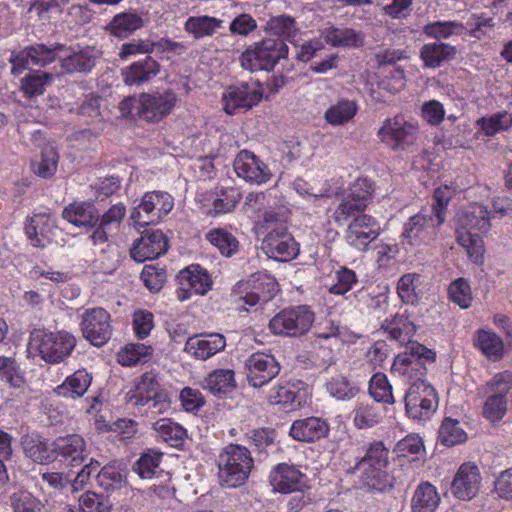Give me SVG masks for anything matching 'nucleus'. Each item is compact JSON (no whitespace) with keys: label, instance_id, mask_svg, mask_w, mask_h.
Instances as JSON below:
<instances>
[{"label":"nucleus","instance_id":"4468645a","mask_svg":"<svg viewBox=\"0 0 512 512\" xmlns=\"http://www.w3.org/2000/svg\"><path fill=\"white\" fill-rule=\"evenodd\" d=\"M130 403L145 406L151 403L150 408L155 412L163 413L170 408L167 395L160 389L157 377L152 373L143 374L135 383L132 390L127 393Z\"/></svg>","mask_w":512,"mask_h":512},{"label":"nucleus","instance_id":"a19ab883","mask_svg":"<svg viewBox=\"0 0 512 512\" xmlns=\"http://www.w3.org/2000/svg\"><path fill=\"white\" fill-rule=\"evenodd\" d=\"M321 37L326 43L334 47H359L364 41V36L361 33L349 28L339 29L335 27H328L321 31Z\"/></svg>","mask_w":512,"mask_h":512},{"label":"nucleus","instance_id":"49530a36","mask_svg":"<svg viewBox=\"0 0 512 512\" xmlns=\"http://www.w3.org/2000/svg\"><path fill=\"white\" fill-rule=\"evenodd\" d=\"M390 336L402 344L410 343L416 332V326L408 317L396 314L393 319L386 320L383 325Z\"/></svg>","mask_w":512,"mask_h":512},{"label":"nucleus","instance_id":"473e14b6","mask_svg":"<svg viewBox=\"0 0 512 512\" xmlns=\"http://www.w3.org/2000/svg\"><path fill=\"white\" fill-rule=\"evenodd\" d=\"M62 216L76 227H92L99 220L96 207L91 202H73L66 206Z\"/></svg>","mask_w":512,"mask_h":512},{"label":"nucleus","instance_id":"0e129e2a","mask_svg":"<svg viewBox=\"0 0 512 512\" xmlns=\"http://www.w3.org/2000/svg\"><path fill=\"white\" fill-rule=\"evenodd\" d=\"M381 418V412L374 404L360 403L354 411V423L359 429L376 425Z\"/></svg>","mask_w":512,"mask_h":512},{"label":"nucleus","instance_id":"680f3d73","mask_svg":"<svg viewBox=\"0 0 512 512\" xmlns=\"http://www.w3.org/2000/svg\"><path fill=\"white\" fill-rule=\"evenodd\" d=\"M507 399L503 394H490L483 405V416L491 423L501 421L507 413Z\"/></svg>","mask_w":512,"mask_h":512},{"label":"nucleus","instance_id":"a18cd8bd","mask_svg":"<svg viewBox=\"0 0 512 512\" xmlns=\"http://www.w3.org/2000/svg\"><path fill=\"white\" fill-rule=\"evenodd\" d=\"M325 389L331 397L341 401L350 400L359 392L358 387L342 374H336L328 378Z\"/></svg>","mask_w":512,"mask_h":512},{"label":"nucleus","instance_id":"9d476101","mask_svg":"<svg viewBox=\"0 0 512 512\" xmlns=\"http://www.w3.org/2000/svg\"><path fill=\"white\" fill-rule=\"evenodd\" d=\"M407 415L416 421H426L438 407V396L433 386L423 379H417L409 386L405 398Z\"/></svg>","mask_w":512,"mask_h":512},{"label":"nucleus","instance_id":"b1692460","mask_svg":"<svg viewBox=\"0 0 512 512\" xmlns=\"http://www.w3.org/2000/svg\"><path fill=\"white\" fill-rule=\"evenodd\" d=\"M226 339L222 334L210 333L189 337L185 343L184 351L198 360H207L223 351Z\"/></svg>","mask_w":512,"mask_h":512},{"label":"nucleus","instance_id":"2f4dec72","mask_svg":"<svg viewBox=\"0 0 512 512\" xmlns=\"http://www.w3.org/2000/svg\"><path fill=\"white\" fill-rule=\"evenodd\" d=\"M473 344L490 361L497 362L504 356V342L492 330L478 329L474 334Z\"/></svg>","mask_w":512,"mask_h":512},{"label":"nucleus","instance_id":"4d7b16f0","mask_svg":"<svg viewBox=\"0 0 512 512\" xmlns=\"http://www.w3.org/2000/svg\"><path fill=\"white\" fill-rule=\"evenodd\" d=\"M357 283L358 277L355 271L347 267H340L335 270L332 276L329 292L334 295L343 296L351 291Z\"/></svg>","mask_w":512,"mask_h":512},{"label":"nucleus","instance_id":"6e6552de","mask_svg":"<svg viewBox=\"0 0 512 512\" xmlns=\"http://www.w3.org/2000/svg\"><path fill=\"white\" fill-rule=\"evenodd\" d=\"M288 47L281 39H264L246 49L240 58L241 66L251 72L271 70L277 62L286 58Z\"/></svg>","mask_w":512,"mask_h":512},{"label":"nucleus","instance_id":"603ef678","mask_svg":"<svg viewBox=\"0 0 512 512\" xmlns=\"http://www.w3.org/2000/svg\"><path fill=\"white\" fill-rule=\"evenodd\" d=\"M480 131L490 137L502 131H507L511 127L510 114L507 111H501L487 117H481L476 121Z\"/></svg>","mask_w":512,"mask_h":512},{"label":"nucleus","instance_id":"412c9836","mask_svg":"<svg viewBox=\"0 0 512 512\" xmlns=\"http://www.w3.org/2000/svg\"><path fill=\"white\" fill-rule=\"evenodd\" d=\"M379 234L380 226L378 222L373 217L363 214L355 217L348 225L345 238L353 248L365 251Z\"/></svg>","mask_w":512,"mask_h":512},{"label":"nucleus","instance_id":"4be33fe9","mask_svg":"<svg viewBox=\"0 0 512 512\" xmlns=\"http://www.w3.org/2000/svg\"><path fill=\"white\" fill-rule=\"evenodd\" d=\"M168 241L160 230H147L135 241L130 250L131 257L137 262L153 260L166 252Z\"/></svg>","mask_w":512,"mask_h":512},{"label":"nucleus","instance_id":"6e6d98bb","mask_svg":"<svg viewBox=\"0 0 512 512\" xmlns=\"http://www.w3.org/2000/svg\"><path fill=\"white\" fill-rule=\"evenodd\" d=\"M253 289L262 298V302L271 300L278 292V284L274 277L266 273H256L247 282V287Z\"/></svg>","mask_w":512,"mask_h":512},{"label":"nucleus","instance_id":"393cba45","mask_svg":"<svg viewBox=\"0 0 512 512\" xmlns=\"http://www.w3.org/2000/svg\"><path fill=\"white\" fill-rule=\"evenodd\" d=\"M328 422L316 416H310L293 421L289 429V435L296 441L314 443L329 434Z\"/></svg>","mask_w":512,"mask_h":512},{"label":"nucleus","instance_id":"5fc2aeb1","mask_svg":"<svg viewBox=\"0 0 512 512\" xmlns=\"http://www.w3.org/2000/svg\"><path fill=\"white\" fill-rule=\"evenodd\" d=\"M206 237L213 246L219 249L223 256L231 257L238 251V240L225 229H213L207 233Z\"/></svg>","mask_w":512,"mask_h":512},{"label":"nucleus","instance_id":"39448f33","mask_svg":"<svg viewBox=\"0 0 512 512\" xmlns=\"http://www.w3.org/2000/svg\"><path fill=\"white\" fill-rule=\"evenodd\" d=\"M254 467L251 452L238 444L227 445L219 454L220 482L230 488L244 485Z\"/></svg>","mask_w":512,"mask_h":512},{"label":"nucleus","instance_id":"8fccbe9b","mask_svg":"<svg viewBox=\"0 0 512 512\" xmlns=\"http://www.w3.org/2000/svg\"><path fill=\"white\" fill-rule=\"evenodd\" d=\"M97 482L106 491H115L125 484L124 471L117 462L105 465L97 474Z\"/></svg>","mask_w":512,"mask_h":512},{"label":"nucleus","instance_id":"423d86ee","mask_svg":"<svg viewBox=\"0 0 512 512\" xmlns=\"http://www.w3.org/2000/svg\"><path fill=\"white\" fill-rule=\"evenodd\" d=\"M389 450L382 442L370 444L365 456L357 464L360 471V482L370 490L383 491L390 487V476L387 473Z\"/></svg>","mask_w":512,"mask_h":512},{"label":"nucleus","instance_id":"c9c22d12","mask_svg":"<svg viewBox=\"0 0 512 512\" xmlns=\"http://www.w3.org/2000/svg\"><path fill=\"white\" fill-rule=\"evenodd\" d=\"M441 501L437 488L430 482H421L411 499L412 512H434Z\"/></svg>","mask_w":512,"mask_h":512},{"label":"nucleus","instance_id":"69168bd1","mask_svg":"<svg viewBox=\"0 0 512 512\" xmlns=\"http://www.w3.org/2000/svg\"><path fill=\"white\" fill-rule=\"evenodd\" d=\"M50 80V74L36 71L28 74L22 79L21 89L27 96L40 95L44 92L45 86L50 82Z\"/></svg>","mask_w":512,"mask_h":512},{"label":"nucleus","instance_id":"f8f14e48","mask_svg":"<svg viewBox=\"0 0 512 512\" xmlns=\"http://www.w3.org/2000/svg\"><path fill=\"white\" fill-rule=\"evenodd\" d=\"M267 401L286 411H294L307 405L310 399L308 385L300 380H280L267 393Z\"/></svg>","mask_w":512,"mask_h":512},{"label":"nucleus","instance_id":"7ed1b4c3","mask_svg":"<svg viewBox=\"0 0 512 512\" xmlns=\"http://www.w3.org/2000/svg\"><path fill=\"white\" fill-rule=\"evenodd\" d=\"M75 346V337L67 331L37 329L30 334L28 352L47 363L58 364L71 355Z\"/></svg>","mask_w":512,"mask_h":512},{"label":"nucleus","instance_id":"13d9d810","mask_svg":"<svg viewBox=\"0 0 512 512\" xmlns=\"http://www.w3.org/2000/svg\"><path fill=\"white\" fill-rule=\"evenodd\" d=\"M464 30V25L456 21H437L423 27V32L428 37L435 39H447L453 35H461Z\"/></svg>","mask_w":512,"mask_h":512},{"label":"nucleus","instance_id":"c03bdc74","mask_svg":"<svg viewBox=\"0 0 512 512\" xmlns=\"http://www.w3.org/2000/svg\"><path fill=\"white\" fill-rule=\"evenodd\" d=\"M223 21L210 16H192L189 17L184 25L185 31L194 38L199 39L206 36H212L222 27Z\"/></svg>","mask_w":512,"mask_h":512},{"label":"nucleus","instance_id":"79ce46f5","mask_svg":"<svg viewBox=\"0 0 512 512\" xmlns=\"http://www.w3.org/2000/svg\"><path fill=\"white\" fill-rule=\"evenodd\" d=\"M265 30L273 35L286 38L291 43H295L300 33L296 21L289 15L272 16L266 22Z\"/></svg>","mask_w":512,"mask_h":512},{"label":"nucleus","instance_id":"72a5a7b5","mask_svg":"<svg viewBox=\"0 0 512 512\" xmlns=\"http://www.w3.org/2000/svg\"><path fill=\"white\" fill-rule=\"evenodd\" d=\"M54 223L46 214H36L27 222L25 233L34 247H44L51 240Z\"/></svg>","mask_w":512,"mask_h":512},{"label":"nucleus","instance_id":"bf43d9fd","mask_svg":"<svg viewBox=\"0 0 512 512\" xmlns=\"http://www.w3.org/2000/svg\"><path fill=\"white\" fill-rule=\"evenodd\" d=\"M448 295L449 299L461 309H468L472 305V290L465 278H458L451 282L448 288Z\"/></svg>","mask_w":512,"mask_h":512},{"label":"nucleus","instance_id":"c756f323","mask_svg":"<svg viewBox=\"0 0 512 512\" xmlns=\"http://www.w3.org/2000/svg\"><path fill=\"white\" fill-rule=\"evenodd\" d=\"M160 72L159 63L150 56L132 63L122 70L123 81L126 85H140L150 81Z\"/></svg>","mask_w":512,"mask_h":512},{"label":"nucleus","instance_id":"de8ad7c7","mask_svg":"<svg viewBox=\"0 0 512 512\" xmlns=\"http://www.w3.org/2000/svg\"><path fill=\"white\" fill-rule=\"evenodd\" d=\"M235 386V373L231 369H217L211 372L203 382V388L213 394L226 393Z\"/></svg>","mask_w":512,"mask_h":512},{"label":"nucleus","instance_id":"ddd939ff","mask_svg":"<svg viewBox=\"0 0 512 512\" xmlns=\"http://www.w3.org/2000/svg\"><path fill=\"white\" fill-rule=\"evenodd\" d=\"M313 322V312L307 306H298L276 314L269 327L277 335L300 336L309 331Z\"/></svg>","mask_w":512,"mask_h":512},{"label":"nucleus","instance_id":"9b49d317","mask_svg":"<svg viewBox=\"0 0 512 512\" xmlns=\"http://www.w3.org/2000/svg\"><path fill=\"white\" fill-rule=\"evenodd\" d=\"M443 218L431 211H421L410 217L404 225L402 233L403 244L420 246L433 241L442 224Z\"/></svg>","mask_w":512,"mask_h":512},{"label":"nucleus","instance_id":"a878e982","mask_svg":"<svg viewBox=\"0 0 512 512\" xmlns=\"http://www.w3.org/2000/svg\"><path fill=\"white\" fill-rule=\"evenodd\" d=\"M31 141L41 149V159L34 164V172L42 178L53 176L58 167L59 154L55 145L46 141L44 134L36 130L31 134Z\"/></svg>","mask_w":512,"mask_h":512},{"label":"nucleus","instance_id":"5701e85b","mask_svg":"<svg viewBox=\"0 0 512 512\" xmlns=\"http://www.w3.org/2000/svg\"><path fill=\"white\" fill-rule=\"evenodd\" d=\"M236 174L247 182L263 184L269 181L272 174L259 157L247 150L240 151L234 160Z\"/></svg>","mask_w":512,"mask_h":512},{"label":"nucleus","instance_id":"ea45409f","mask_svg":"<svg viewBox=\"0 0 512 512\" xmlns=\"http://www.w3.org/2000/svg\"><path fill=\"white\" fill-rule=\"evenodd\" d=\"M358 111L354 100L340 99L332 104L324 114V119L332 126H341L351 121Z\"/></svg>","mask_w":512,"mask_h":512},{"label":"nucleus","instance_id":"1a4fd4ad","mask_svg":"<svg viewBox=\"0 0 512 512\" xmlns=\"http://www.w3.org/2000/svg\"><path fill=\"white\" fill-rule=\"evenodd\" d=\"M174 207L173 197L164 191L146 192L140 203L131 212V220L135 226L144 227L158 224Z\"/></svg>","mask_w":512,"mask_h":512},{"label":"nucleus","instance_id":"09e8293b","mask_svg":"<svg viewBox=\"0 0 512 512\" xmlns=\"http://www.w3.org/2000/svg\"><path fill=\"white\" fill-rule=\"evenodd\" d=\"M152 353L153 348L151 346L142 343H131L118 352L117 359L122 366H134L147 362Z\"/></svg>","mask_w":512,"mask_h":512},{"label":"nucleus","instance_id":"a211bd4d","mask_svg":"<svg viewBox=\"0 0 512 512\" xmlns=\"http://www.w3.org/2000/svg\"><path fill=\"white\" fill-rule=\"evenodd\" d=\"M61 46L48 48L43 44L26 47L20 52H13L9 58L12 64L11 73L18 76L31 66H45L56 59L59 60L58 49Z\"/></svg>","mask_w":512,"mask_h":512},{"label":"nucleus","instance_id":"dca6fc26","mask_svg":"<svg viewBox=\"0 0 512 512\" xmlns=\"http://www.w3.org/2000/svg\"><path fill=\"white\" fill-rule=\"evenodd\" d=\"M177 280L179 283L177 298L180 301H186L194 294L205 295L213 285L210 274L199 264H192L182 269L177 275Z\"/></svg>","mask_w":512,"mask_h":512},{"label":"nucleus","instance_id":"774afa93","mask_svg":"<svg viewBox=\"0 0 512 512\" xmlns=\"http://www.w3.org/2000/svg\"><path fill=\"white\" fill-rule=\"evenodd\" d=\"M79 508L82 512H110L111 503L103 495L86 492L79 498Z\"/></svg>","mask_w":512,"mask_h":512},{"label":"nucleus","instance_id":"338daca9","mask_svg":"<svg viewBox=\"0 0 512 512\" xmlns=\"http://www.w3.org/2000/svg\"><path fill=\"white\" fill-rule=\"evenodd\" d=\"M14 512H41L42 502L28 491L15 492L11 496Z\"/></svg>","mask_w":512,"mask_h":512},{"label":"nucleus","instance_id":"e2e57ef3","mask_svg":"<svg viewBox=\"0 0 512 512\" xmlns=\"http://www.w3.org/2000/svg\"><path fill=\"white\" fill-rule=\"evenodd\" d=\"M162 454L149 451L143 454L135 463V472L143 479H151L159 472V465Z\"/></svg>","mask_w":512,"mask_h":512},{"label":"nucleus","instance_id":"f257e3e1","mask_svg":"<svg viewBox=\"0 0 512 512\" xmlns=\"http://www.w3.org/2000/svg\"><path fill=\"white\" fill-rule=\"evenodd\" d=\"M493 217L486 206L478 203L468 205L458 214L457 242L466 251L469 259L476 264L483 263L485 248L482 235L490 230V221Z\"/></svg>","mask_w":512,"mask_h":512},{"label":"nucleus","instance_id":"6ab92c4d","mask_svg":"<svg viewBox=\"0 0 512 512\" xmlns=\"http://www.w3.org/2000/svg\"><path fill=\"white\" fill-rule=\"evenodd\" d=\"M482 485V476L478 466L473 462L463 463L456 471L452 483V495L462 501L474 499Z\"/></svg>","mask_w":512,"mask_h":512},{"label":"nucleus","instance_id":"bb28decb","mask_svg":"<svg viewBox=\"0 0 512 512\" xmlns=\"http://www.w3.org/2000/svg\"><path fill=\"white\" fill-rule=\"evenodd\" d=\"M270 483L280 493H291L300 490L304 485V474L293 465L285 463L277 465L270 472Z\"/></svg>","mask_w":512,"mask_h":512},{"label":"nucleus","instance_id":"f3484780","mask_svg":"<svg viewBox=\"0 0 512 512\" xmlns=\"http://www.w3.org/2000/svg\"><path fill=\"white\" fill-rule=\"evenodd\" d=\"M83 336L94 346L104 345L111 337L110 314L103 308L86 309L81 316Z\"/></svg>","mask_w":512,"mask_h":512},{"label":"nucleus","instance_id":"4c0bfd02","mask_svg":"<svg viewBox=\"0 0 512 512\" xmlns=\"http://www.w3.org/2000/svg\"><path fill=\"white\" fill-rule=\"evenodd\" d=\"M455 54V47L446 43L425 44L420 50V58L428 68L441 66L444 62L452 60Z\"/></svg>","mask_w":512,"mask_h":512},{"label":"nucleus","instance_id":"37998d69","mask_svg":"<svg viewBox=\"0 0 512 512\" xmlns=\"http://www.w3.org/2000/svg\"><path fill=\"white\" fill-rule=\"evenodd\" d=\"M21 444L27 457L34 462L44 464L53 459L44 439L37 434H27L22 437Z\"/></svg>","mask_w":512,"mask_h":512},{"label":"nucleus","instance_id":"2eb2a0df","mask_svg":"<svg viewBox=\"0 0 512 512\" xmlns=\"http://www.w3.org/2000/svg\"><path fill=\"white\" fill-rule=\"evenodd\" d=\"M263 98V88L257 81L231 85L222 94L223 109L228 115L240 110L247 111L256 106Z\"/></svg>","mask_w":512,"mask_h":512},{"label":"nucleus","instance_id":"cd10ccee","mask_svg":"<svg viewBox=\"0 0 512 512\" xmlns=\"http://www.w3.org/2000/svg\"><path fill=\"white\" fill-rule=\"evenodd\" d=\"M58 53L59 61L67 73L88 72L95 65L93 50L89 47L74 51L61 46Z\"/></svg>","mask_w":512,"mask_h":512},{"label":"nucleus","instance_id":"c85d7f7f","mask_svg":"<svg viewBox=\"0 0 512 512\" xmlns=\"http://www.w3.org/2000/svg\"><path fill=\"white\" fill-rule=\"evenodd\" d=\"M144 26L143 18L134 12H120L104 27L111 36L126 39Z\"/></svg>","mask_w":512,"mask_h":512},{"label":"nucleus","instance_id":"3c124183","mask_svg":"<svg viewBox=\"0 0 512 512\" xmlns=\"http://www.w3.org/2000/svg\"><path fill=\"white\" fill-rule=\"evenodd\" d=\"M438 439L442 445L452 447L464 443L467 440V433L458 420L445 418L440 426Z\"/></svg>","mask_w":512,"mask_h":512},{"label":"nucleus","instance_id":"864d4df0","mask_svg":"<svg viewBox=\"0 0 512 512\" xmlns=\"http://www.w3.org/2000/svg\"><path fill=\"white\" fill-rule=\"evenodd\" d=\"M153 428L165 442L172 446L179 445L187 437L186 429L168 418L157 420Z\"/></svg>","mask_w":512,"mask_h":512},{"label":"nucleus","instance_id":"aec40b11","mask_svg":"<svg viewBox=\"0 0 512 512\" xmlns=\"http://www.w3.org/2000/svg\"><path fill=\"white\" fill-rule=\"evenodd\" d=\"M245 368L247 381L254 388L266 385L280 372V365L276 359L261 352L250 355L245 361Z\"/></svg>","mask_w":512,"mask_h":512},{"label":"nucleus","instance_id":"e433bc0d","mask_svg":"<svg viewBox=\"0 0 512 512\" xmlns=\"http://www.w3.org/2000/svg\"><path fill=\"white\" fill-rule=\"evenodd\" d=\"M392 373L402 377L406 381H417L422 379L426 373V367L423 362L407 352L395 357L392 364Z\"/></svg>","mask_w":512,"mask_h":512},{"label":"nucleus","instance_id":"052dcab7","mask_svg":"<svg viewBox=\"0 0 512 512\" xmlns=\"http://www.w3.org/2000/svg\"><path fill=\"white\" fill-rule=\"evenodd\" d=\"M369 393L377 401L386 404H393L394 397L392 386L383 373H375L369 382Z\"/></svg>","mask_w":512,"mask_h":512},{"label":"nucleus","instance_id":"0eeeda50","mask_svg":"<svg viewBox=\"0 0 512 512\" xmlns=\"http://www.w3.org/2000/svg\"><path fill=\"white\" fill-rule=\"evenodd\" d=\"M419 125L417 121L409 120L398 114L386 118L380 126L377 136L381 143L392 151H405L416 140Z\"/></svg>","mask_w":512,"mask_h":512},{"label":"nucleus","instance_id":"7c9ffc66","mask_svg":"<svg viewBox=\"0 0 512 512\" xmlns=\"http://www.w3.org/2000/svg\"><path fill=\"white\" fill-rule=\"evenodd\" d=\"M54 450L73 464L82 463L88 456V450L84 438L77 434L57 438Z\"/></svg>","mask_w":512,"mask_h":512},{"label":"nucleus","instance_id":"58836bf2","mask_svg":"<svg viewBox=\"0 0 512 512\" xmlns=\"http://www.w3.org/2000/svg\"><path fill=\"white\" fill-rule=\"evenodd\" d=\"M397 294L404 304L416 305L422 297L421 275L407 273L397 282Z\"/></svg>","mask_w":512,"mask_h":512},{"label":"nucleus","instance_id":"f704fd0d","mask_svg":"<svg viewBox=\"0 0 512 512\" xmlns=\"http://www.w3.org/2000/svg\"><path fill=\"white\" fill-rule=\"evenodd\" d=\"M92 376L85 369H79L54 388V393L65 398L82 397L91 385Z\"/></svg>","mask_w":512,"mask_h":512},{"label":"nucleus","instance_id":"f03ea898","mask_svg":"<svg viewBox=\"0 0 512 512\" xmlns=\"http://www.w3.org/2000/svg\"><path fill=\"white\" fill-rule=\"evenodd\" d=\"M286 212L268 211L257 224V231L263 234L262 249L271 259L289 261L298 254L297 243L287 229Z\"/></svg>","mask_w":512,"mask_h":512},{"label":"nucleus","instance_id":"20e7f679","mask_svg":"<svg viewBox=\"0 0 512 512\" xmlns=\"http://www.w3.org/2000/svg\"><path fill=\"white\" fill-rule=\"evenodd\" d=\"M178 101V95L174 90H156L142 93L138 98L123 100L120 103V110L123 114L130 113V108L133 107L139 118L147 122H159L172 113Z\"/></svg>","mask_w":512,"mask_h":512}]
</instances>
